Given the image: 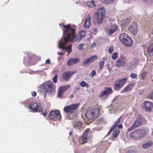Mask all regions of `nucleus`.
Instances as JSON below:
<instances>
[{"label": "nucleus", "instance_id": "obj_1", "mask_svg": "<svg viewBox=\"0 0 153 153\" xmlns=\"http://www.w3.org/2000/svg\"><path fill=\"white\" fill-rule=\"evenodd\" d=\"M62 26L65 29L64 34L67 33V35L64 36L62 40L59 42V46L60 48L64 49L67 43L69 41H74L76 37L75 36V29L70 24L66 25L63 24Z\"/></svg>", "mask_w": 153, "mask_h": 153}, {"label": "nucleus", "instance_id": "obj_2", "mask_svg": "<svg viewBox=\"0 0 153 153\" xmlns=\"http://www.w3.org/2000/svg\"><path fill=\"white\" fill-rule=\"evenodd\" d=\"M100 108L99 107L89 108L87 110L85 115L90 120H94L99 116Z\"/></svg>", "mask_w": 153, "mask_h": 153}, {"label": "nucleus", "instance_id": "obj_3", "mask_svg": "<svg viewBox=\"0 0 153 153\" xmlns=\"http://www.w3.org/2000/svg\"><path fill=\"white\" fill-rule=\"evenodd\" d=\"M146 134V132L144 129L138 128L131 132L129 136L134 139H139L144 137Z\"/></svg>", "mask_w": 153, "mask_h": 153}, {"label": "nucleus", "instance_id": "obj_4", "mask_svg": "<svg viewBox=\"0 0 153 153\" xmlns=\"http://www.w3.org/2000/svg\"><path fill=\"white\" fill-rule=\"evenodd\" d=\"M53 84L51 81L45 82L40 86V91L42 92H52L53 90Z\"/></svg>", "mask_w": 153, "mask_h": 153}, {"label": "nucleus", "instance_id": "obj_5", "mask_svg": "<svg viewBox=\"0 0 153 153\" xmlns=\"http://www.w3.org/2000/svg\"><path fill=\"white\" fill-rule=\"evenodd\" d=\"M119 38L120 41L127 46H130L132 44L133 41L131 39L126 33H121Z\"/></svg>", "mask_w": 153, "mask_h": 153}, {"label": "nucleus", "instance_id": "obj_6", "mask_svg": "<svg viewBox=\"0 0 153 153\" xmlns=\"http://www.w3.org/2000/svg\"><path fill=\"white\" fill-rule=\"evenodd\" d=\"M104 7H101L98 9L96 13L97 17V22L99 24H100L102 22L105 18L106 12Z\"/></svg>", "mask_w": 153, "mask_h": 153}, {"label": "nucleus", "instance_id": "obj_7", "mask_svg": "<svg viewBox=\"0 0 153 153\" xmlns=\"http://www.w3.org/2000/svg\"><path fill=\"white\" fill-rule=\"evenodd\" d=\"M79 105V103H76L68 105L64 107V111L68 114L74 113L76 111Z\"/></svg>", "mask_w": 153, "mask_h": 153}, {"label": "nucleus", "instance_id": "obj_8", "mask_svg": "<svg viewBox=\"0 0 153 153\" xmlns=\"http://www.w3.org/2000/svg\"><path fill=\"white\" fill-rule=\"evenodd\" d=\"M127 80L126 78H122L116 80L114 83V89L115 90H120L125 84Z\"/></svg>", "mask_w": 153, "mask_h": 153}, {"label": "nucleus", "instance_id": "obj_9", "mask_svg": "<svg viewBox=\"0 0 153 153\" xmlns=\"http://www.w3.org/2000/svg\"><path fill=\"white\" fill-rule=\"evenodd\" d=\"M91 134V131L90 129H86L83 133V135L80 137L79 138L78 140L79 143L83 144L86 143L87 140V137L90 136Z\"/></svg>", "mask_w": 153, "mask_h": 153}, {"label": "nucleus", "instance_id": "obj_10", "mask_svg": "<svg viewBox=\"0 0 153 153\" xmlns=\"http://www.w3.org/2000/svg\"><path fill=\"white\" fill-rule=\"evenodd\" d=\"M29 108L31 109V111L33 112H41L43 110L40 105L34 102L30 103Z\"/></svg>", "mask_w": 153, "mask_h": 153}, {"label": "nucleus", "instance_id": "obj_11", "mask_svg": "<svg viewBox=\"0 0 153 153\" xmlns=\"http://www.w3.org/2000/svg\"><path fill=\"white\" fill-rule=\"evenodd\" d=\"M61 116L59 110H53L51 111L49 118L54 120H58L60 119Z\"/></svg>", "mask_w": 153, "mask_h": 153}, {"label": "nucleus", "instance_id": "obj_12", "mask_svg": "<svg viewBox=\"0 0 153 153\" xmlns=\"http://www.w3.org/2000/svg\"><path fill=\"white\" fill-rule=\"evenodd\" d=\"M143 122L142 118L138 117L137 120H135L132 125L129 127L128 129V131H130L140 126Z\"/></svg>", "mask_w": 153, "mask_h": 153}, {"label": "nucleus", "instance_id": "obj_13", "mask_svg": "<svg viewBox=\"0 0 153 153\" xmlns=\"http://www.w3.org/2000/svg\"><path fill=\"white\" fill-rule=\"evenodd\" d=\"M117 29V26L115 25H113L108 26V28H105V30L108 34L111 35L116 31Z\"/></svg>", "mask_w": 153, "mask_h": 153}, {"label": "nucleus", "instance_id": "obj_14", "mask_svg": "<svg viewBox=\"0 0 153 153\" xmlns=\"http://www.w3.org/2000/svg\"><path fill=\"white\" fill-rule=\"evenodd\" d=\"M138 28L136 23L134 22L131 24L128 27V30L134 35L137 34Z\"/></svg>", "mask_w": 153, "mask_h": 153}, {"label": "nucleus", "instance_id": "obj_15", "mask_svg": "<svg viewBox=\"0 0 153 153\" xmlns=\"http://www.w3.org/2000/svg\"><path fill=\"white\" fill-rule=\"evenodd\" d=\"M70 87V85H67L59 87L58 91V97H63V93L67 91Z\"/></svg>", "mask_w": 153, "mask_h": 153}, {"label": "nucleus", "instance_id": "obj_16", "mask_svg": "<svg viewBox=\"0 0 153 153\" xmlns=\"http://www.w3.org/2000/svg\"><path fill=\"white\" fill-rule=\"evenodd\" d=\"M122 117V116H121L117 119L111 128V130H113L114 128L117 127L119 129H122L123 128V125L122 124V121H121Z\"/></svg>", "mask_w": 153, "mask_h": 153}, {"label": "nucleus", "instance_id": "obj_17", "mask_svg": "<svg viewBox=\"0 0 153 153\" xmlns=\"http://www.w3.org/2000/svg\"><path fill=\"white\" fill-rule=\"evenodd\" d=\"M76 72V71H68L65 72L62 74V78L64 80H66L69 79Z\"/></svg>", "mask_w": 153, "mask_h": 153}, {"label": "nucleus", "instance_id": "obj_18", "mask_svg": "<svg viewBox=\"0 0 153 153\" xmlns=\"http://www.w3.org/2000/svg\"><path fill=\"white\" fill-rule=\"evenodd\" d=\"M143 104L146 111H152V108L153 107V103L148 101H145Z\"/></svg>", "mask_w": 153, "mask_h": 153}, {"label": "nucleus", "instance_id": "obj_19", "mask_svg": "<svg viewBox=\"0 0 153 153\" xmlns=\"http://www.w3.org/2000/svg\"><path fill=\"white\" fill-rule=\"evenodd\" d=\"M113 92L112 89L110 88H105V90L101 92L100 94V97L108 95L111 94Z\"/></svg>", "mask_w": 153, "mask_h": 153}, {"label": "nucleus", "instance_id": "obj_20", "mask_svg": "<svg viewBox=\"0 0 153 153\" xmlns=\"http://www.w3.org/2000/svg\"><path fill=\"white\" fill-rule=\"evenodd\" d=\"M86 33L87 31L86 30H82L79 32V37L75 39L74 41L78 42H79L85 37Z\"/></svg>", "mask_w": 153, "mask_h": 153}, {"label": "nucleus", "instance_id": "obj_21", "mask_svg": "<svg viewBox=\"0 0 153 153\" xmlns=\"http://www.w3.org/2000/svg\"><path fill=\"white\" fill-rule=\"evenodd\" d=\"M126 64V62L123 60V59H118L116 62L115 65L117 67H119L125 66Z\"/></svg>", "mask_w": 153, "mask_h": 153}, {"label": "nucleus", "instance_id": "obj_22", "mask_svg": "<svg viewBox=\"0 0 153 153\" xmlns=\"http://www.w3.org/2000/svg\"><path fill=\"white\" fill-rule=\"evenodd\" d=\"M90 25V14H88V16L86 18L85 21L84 26L85 28H88L89 27Z\"/></svg>", "mask_w": 153, "mask_h": 153}, {"label": "nucleus", "instance_id": "obj_23", "mask_svg": "<svg viewBox=\"0 0 153 153\" xmlns=\"http://www.w3.org/2000/svg\"><path fill=\"white\" fill-rule=\"evenodd\" d=\"M79 61V60L78 58L71 59L68 61L67 64L69 66H70L77 63Z\"/></svg>", "mask_w": 153, "mask_h": 153}, {"label": "nucleus", "instance_id": "obj_24", "mask_svg": "<svg viewBox=\"0 0 153 153\" xmlns=\"http://www.w3.org/2000/svg\"><path fill=\"white\" fill-rule=\"evenodd\" d=\"M134 85V83H131L127 85L124 89H123L122 90V91L123 93L128 92L130 91Z\"/></svg>", "mask_w": 153, "mask_h": 153}, {"label": "nucleus", "instance_id": "obj_25", "mask_svg": "<svg viewBox=\"0 0 153 153\" xmlns=\"http://www.w3.org/2000/svg\"><path fill=\"white\" fill-rule=\"evenodd\" d=\"M147 52L148 55L149 56L153 55V43L150 45L148 48Z\"/></svg>", "mask_w": 153, "mask_h": 153}, {"label": "nucleus", "instance_id": "obj_26", "mask_svg": "<svg viewBox=\"0 0 153 153\" xmlns=\"http://www.w3.org/2000/svg\"><path fill=\"white\" fill-rule=\"evenodd\" d=\"M82 123L81 122H75L74 123V127L79 129H82Z\"/></svg>", "mask_w": 153, "mask_h": 153}, {"label": "nucleus", "instance_id": "obj_27", "mask_svg": "<svg viewBox=\"0 0 153 153\" xmlns=\"http://www.w3.org/2000/svg\"><path fill=\"white\" fill-rule=\"evenodd\" d=\"M131 22V19L128 18L124 20L122 22V24L123 25L126 26L128 25Z\"/></svg>", "mask_w": 153, "mask_h": 153}, {"label": "nucleus", "instance_id": "obj_28", "mask_svg": "<svg viewBox=\"0 0 153 153\" xmlns=\"http://www.w3.org/2000/svg\"><path fill=\"white\" fill-rule=\"evenodd\" d=\"M91 63L89 58L87 59H85L83 62V65L86 66H88Z\"/></svg>", "mask_w": 153, "mask_h": 153}, {"label": "nucleus", "instance_id": "obj_29", "mask_svg": "<svg viewBox=\"0 0 153 153\" xmlns=\"http://www.w3.org/2000/svg\"><path fill=\"white\" fill-rule=\"evenodd\" d=\"M80 85L82 87H85L86 88H88L89 87V85L84 81H82L80 83Z\"/></svg>", "mask_w": 153, "mask_h": 153}, {"label": "nucleus", "instance_id": "obj_30", "mask_svg": "<svg viewBox=\"0 0 153 153\" xmlns=\"http://www.w3.org/2000/svg\"><path fill=\"white\" fill-rule=\"evenodd\" d=\"M87 4L88 6L89 7H91L95 6L94 1V0H92L91 1H87Z\"/></svg>", "mask_w": 153, "mask_h": 153}, {"label": "nucleus", "instance_id": "obj_31", "mask_svg": "<svg viewBox=\"0 0 153 153\" xmlns=\"http://www.w3.org/2000/svg\"><path fill=\"white\" fill-rule=\"evenodd\" d=\"M152 144V143L151 141L148 142L143 144V147L145 149L147 148L148 147L150 146Z\"/></svg>", "mask_w": 153, "mask_h": 153}, {"label": "nucleus", "instance_id": "obj_32", "mask_svg": "<svg viewBox=\"0 0 153 153\" xmlns=\"http://www.w3.org/2000/svg\"><path fill=\"white\" fill-rule=\"evenodd\" d=\"M72 46V44H70L69 46L66 47L64 49L66 50L68 53H71L72 51V49L71 48Z\"/></svg>", "mask_w": 153, "mask_h": 153}, {"label": "nucleus", "instance_id": "obj_33", "mask_svg": "<svg viewBox=\"0 0 153 153\" xmlns=\"http://www.w3.org/2000/svg\"><path fill=\"white\" fill-rule=\"evenodd\" d=\"M97 58L98 57L97 55H94L89 58L91 63L95 60L97 59Z\"/></svg>", "mask_w": 153, "mask_h": 153}, {"label": "nucleus", "instance_id": "obj_34", "mask_svg": "<svg viewBox=\"0 0 153 153\" xmlns=\"http://www.w3.org/2000/svg\"><path fill=\"white\" fill-rule=\"evenodd\" d=\"M115 0H103V3L106 4H110L113 3Z\"/></svg>", "mask_w": 153, "mask_h": 153}, {"label": "nucleus", "instance_id": "obj_35", "mask_svg": "<svg viewBox=\"0 0 153 153\" xmlns=\"http://www.w3.org/2000/svg\"><path fill=\"white\" fill-rule=\"evenodd\" d=\"M118 57V54L116 53H114L111 55V58L112 59H116Z\"/></svg>", "mask_w": 153, "mask_h": 153}, {"label": "nucleus", "instance_id": "obj_36", "mask_svg": "<svg viewBox=\"0 0 153 153\" xmlns=\"http://www.w3.org/2000/svg\"><path fill=\"white\" fill-rule=\"evenodd\" d=\"M120 132V131L119 130H117L113 132V137H117L119 134Z\"/></svg>", "mask_w": 153, "mask_h": 153}, {"label": "nucleus", "instance_id": "obj_37", "mask_svg": "<svg viewBox=\"0 0 153 153\" xmlns=\"http://www.w3.org/2000/svg\"><path fill=\"white\" fill-rule=\"evenodd\" d=\"M105 64V62L104 61H100L99 63V69L101 70L102 68Z\"/></svg>", "mask_w": 153, "mask_h": 153}, {"label": "nucleus", "instance_id": "obj_38", "mask_svg": "<svg viewBox=\"0 0 153 153\" xmlns=\"http://www.w3.org/2000/svg\"><path fill=\"white\" fill-rule=\"evenodd\" d=\"M114 47L113 46H111L109 47L108 51V52L110 53H111L114 51Z\"/></svg>", "mask_w": 153, "mask_h": 153}, {"label": "nucleus", "instance_id": "obj_39", "mask_svg": "<svg viewBox=\"0 0 153 153\" xmlns=\"http://www.w3.org/2000/svg\"><path fill=\"white\" fill-rule=\"evenodd\" d=\"M84 44H80L78 45L77 48L80 50H82L83 48V46L84 45Z\"/></svg>", "mask_w": 153, "mask_h": 153}, {"label": "nucleus", "instance_id": "obj_40", "mask_svg": "<svg viewBox=\"0 0 153 153\" xmlns=\"http://www.w3.org/2000/svg\"><path fill=\"white\" fill-rule=\"evenodd\" d=\"M147 98L149 99H153V89L152 92L147 96Z\"/></svg>", "mask_w": 153, "mask_h": 153}, {"label": "nucleus", "instance_id": "obj_41", "mask_svg": "<svg viewBox=\"0 0 153 153\" xmlns=\"http://www.w3.org/2000/svg\"><path fill=\"white\" fill-rule=\"evenodd\" d=\"M58 76L57 75H56L53 77V82L56 83L57 82Z\"/></svg>", "mask_w": 153, "mask_h": 153}, {"label": "nucleus", "instance_id": "obj_42", "mask_svg": "<svg viewBox=\"0 0 153 153\" xmlns=\"http://www.w3.org/2000/svg\"><path fill=\"white\" fill-rule=\"evenodd\" d=\"M141 78L142 80L145 79L146 77V73H143L141 75Z\"/></svg>", "mask_w": 153, "mask_h": 153}, {"label": "nucleus", "instance_id": "obj_43", "mask_svg": "<svg viewBox=\"0 0 153 153\" xmlns=\"http://www.w3.org/2000/svg\"><path fill=\"white\" fill-rule=\"evenodd\" d=\"M130 76L133 78H135L137 77V75L135 74L132 73L130 74Z\"/></svg>", "mask_w": 153, "mask_h": 153}, {"label": "nucleus", "instance_id": "obj_44", "mask_svg": "<svg viewBox=\"0 0 153 153\" xmlns=\"http://www.w3.org/2000/svg\"><path fill=\"white\" fill-rule=\"evenodd\" d=\"M104 119L102 118H100L98 119L97 120V123H102Z\"/></svg>", "mask_w": 153, "mask_h": 153}, {"label": "nucleus", "instance_id": "obj_45", "mask_svg": "<svg viewBox=\"0 0 153 153\" xmlns=\"http://www.w3.org/2000/svg\"><path fill=\"white\" fill-rule=\"evenodd\" d=\"M96 74V72L94 70H93L90 73V75L91 77L94 76Z\"/></svg>", "mask_w": 153, "mask_h": 153}, {"label": "nucleus", "instance_id": "obj_46", "mask_svg": "<svg viewBox=\"0 0 153 153\" xmlns=\"http://www.w3.org/2000/svg\"><path fill=\"white\" fill-rule=\"evenodd\" d=\"M134 65H137L139 63V61L138 60L135 59L134 60Z\"/></svg>", "mask_w": 153, "mask_h": 153}, {"label": "nucleus", "instance_id": "obj_47", "mask_svg": "<svg viewBox=\"0 0 153 153\" xmlns=\"http://www.w3.org/2000/svg\"><path fill=\"white\" fill-rule=\"evenodd\" d=\"M41 114L44 116L45 117L47 115V111L45 109L44 112L42 113Z\"/></svg>", "mask_w": 153, "mask_h": 153}, {"label": "nucleus", "instance_id": "obj_48", "mask_svg": "<svg viewBox=\"0 0 153 153\" xmlns=\"http://www.w3.org/2000/svg\"><path fill=\"white\" fill-rule=\"evenodd\" d=\"M31 94L33 97H36V92L35 91H33L31 92Z\"/></svg>", "mask_w": 153, "mask_h": 153}, {"label": "nucleus", "instance_id": "obj_49", "mask_svg": "<svg viewBox=\"0 0 153 153\" xmlns=\"http://www.w3.org/2000/svg\"><path fill=\"white\" fill-rule=\"evenodd\" d=\"M50 62L51 61L49 59H48L46 61V63L47 64H49Z\"/></svg>", "mask_w": 153, "mask_h": 153}, {"label": "nucleus", "instance_id": "obj_50", "mask_svg": "<svg viewBox=\"0 0 153 153\" xmlns=\"http://www.w3.org/2000/svg\"><path fill=\"white\" fill-rule=\"evenodd\" d=\"M80 89V88L79 87H77L75 89V91L74 92H76L78 91Z\"/></svg>", "mask_w": 153, "mask_h": 153}, {"label": "nucleus", "instance_id": "obj_51", "mask_svg": "<svg viewBox=\"0 0 153 153\" xmlns=\"http://www.w3.org/2000/svg\"><path fill=\"white\" fill-rule=\"evenodd\" d=\"M107 66L108 67V69L109 71H110L111 69L110 68V65L109 64L107 65Z\"/></svg>", "mask_w": 153, "mask_h": 153}, {"label": "nucleus", "instance_id": "obj_52", "mask_svg": "<svg viewBox=\"0 0 153 153\" xmlns=\"http://www.w3.org/2000/svg\"><path fill=\"white\" fill-rule=\"evenodd\" d=\"M97 30H98L97 29V28H95L94 29V34H96V33L97 32H98Z\"/></svg>", "mask_w": 153, "mask_h": 153}, {"label": "nucleus", "instance_id": "obj_53", "mask_svg": "<svg viewBox=\"0 0 153 153\" xmlns=\"http://www.w3.org/2000/svg\"><path fill=\"white\" fill-rule=\"evenodd\" d=\"M58 53L60 55H62L64 54V53L62 52Z\"/></svg>", "mask_w": 153, "mask_h": 153}, {"label": "nucleus", "instance_id": "obj_54", "mask_svg": "<svg viewBox=\"0 0 153 153\" xmlns=\"http://www.w3.org/2000/svg\"><path fill=\"white\" fill-rule=\"evenodd\" d=\"M91 46L92 47H95L96 46V45L95 43H94L92 44Z\"/></svg>", "mask_w": 153, "mask_h": 153}, {"label": "nucleus", "instance_id": "obj_55", "mask_svg": "<svg viewBox=\"0 0 153 153\" xmlns=\"http://www.w3.org/2000/svg\"><path fill=\"white\" fill-rule=\"evenodd\" d=\"M73 97H74L73 95V94H71V95L70 96V97H69V98H70V99H71V98H73Z\"/></svg>", "mask_w": 153, "mask_h": 153}, {"label": "nucleus", "instance_id": "obj_56", "mask_svg": "<svg viewBox=\"0 0 153 153\" xmlns=\"http://www.w3.org/2000/svg\"><path fill=\"white\" fill-rule=\"evenodd\" d=\"M72 131H70V133H69V134L70 135H71L72 134Z\"/></svg>", "mask_w": 153, "mask_h": 153}, {"label": "nucleus", "instance_id": "obj_57", "mask_svg": "<svg viewBox=\"0 0 153 153\" xmlns=\"http://www.w3.org/2000/svg\"><path fill=\"white\" fill-rule=\"evenodd\" d=\"M102 59L104 60H105V61L106 60V58L105 57H104L102 58Z\"/></svg>", "mask_w": 153, "mask_h": 153}, {"label": "nucleus", "instance_id": "obj_58", "mask_svg": "<svg viewBox=\"0 0 153 153\" xmlns=\"http://www.w3.org/2000/svg\"><path fill=\"white\" fill-rule=\"evenodd\" d=\"M112 130H111V129H110V130H109V132H108V133H111V131H112Z\"/></svg>", "mask_w": 153, "mask_h": 153}, {"label": "nucleus", "instance_id": "obj_59", "mask_svg": "<svg viewBox=\"0 0 153 153\" xmlns=\"http://www.w3.org/2000/svg\"><path fill=\"white\" fill-rule=\"evenodd\" d=\"M130 69H131V68H127V70H130Z\"/></svg>", "mask_w": 153, "mask_h": 153}, {"label": "nucleus", "instance_id": "obj_60", "mask_svg": "<svg viewBox=\"0 0 153 153\" xmlns=\"http://www.w3.org/2000/svg\"><path fill=\"white\" fill-rule=\"evenodd\" d=\"M152 135H153V131H152Z\"/></svg>", "mask_w": 153, "mask_h": 153}, {"label": "nucleus", "instance_id": "obj_61", "mask_svg": "<svg viewBox=\"0 0 153 153\" xmlns=\"http://www.w3.org/2000/svg\"><path fill=\"white\" fill-rule=\"evenodd\" d=\"M144 1H146V0H144Z\"/></svg>", "mask_w": 153, "mask_h": 153}]
</instances>
